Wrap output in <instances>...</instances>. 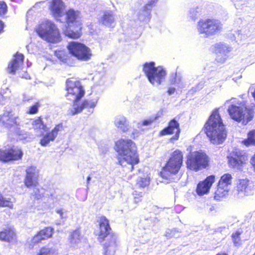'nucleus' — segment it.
Here are the masks:
<instances>
[{"mask_svg":"<svg viewBox=\"0 0 255 255\" xmlns=\"http://www.w3.org/2000/svg\"><path fill=\"white\" fill-rule=\"evenodd\" d=\"M204 132L213 144H221L227 137L225 125L219 113L218 109L214 110L205 123Z\"/></svg>","mask_w":255,"mask_h":255,"instance_id":"nucleus-3","label":"nucleus"},{"mask_svg":"<svg viewBox=\"0 0 255 255\" xmlns=\"http://www.w3.org/2000/svg\"><path fill=\"white\" fill-rule=\"evenodd\" d=\"M0 207L12 208L13 204L10 199L5 198L0 193Z\"/></svg>","mask_w":255,"mask_h":255,"instance_id":"nucleus-35","label":"nucleus"},{"mask_svg":"<svg viewBox=\"0 0 255 255\" xmlns=\"http://www.w3.org/2000/svg\"><path fill=\"white\" fill-rule=\"evenodd\" d=\"M0 240L11 242L16 241V234L12 227L9 226L0 232Z\"/></svg>","mask_w":255,"mask_h":255,"instance_id":"nucleus-24","label":"nucleus"},{"mask_svg":"<svg viewBox=\"0 0 255 255\" xmlns=\"http://www.w3.org/2000/svg\"><path fill=\"white\" fill-rule=\"evenodd\" d=\"M154 1H151L149 2L144 6L143 9L142 10V13L139 15V19L140 20H144L146 18H148L150 10L151 9L152 5Z\"/></svg>","mask_w":255,"mask_h":255,"instance_id":"nucleus-30","label":"nucleus"},{"mask_svg":"<svg viewBox=\"0 0 255 255\" xmlns=\"http://www.w3.org/2000/svg\"><path fill=\"white\" fill-rule=\"evenodd\" d=\"M115 150L118 164L124 168L129 165V171H132L134 165L139 162L135 143L131 139L121 138L115 142Z\"/></svg>","mask_w":255,"mask_h":255,"instance_id":"nucleus-2","label":"nucleus"},{"mask_svg":"<svg viewBox=\"0 0 255 255\" xmlns=\"http://www.w3.org/2000/svg\"><path fill=\"white\" fill-rule=\"evenodd\" d=\"M7 11V5L4 1H0V15L4 14Z\"/></svg>","mask_w":255,"mask_h":255,"instance_id":"nucleus-41","label":"nucleus"},{"mask_svg":"<svg viewBox=\"0 0 255 255\" xmlns=\"http://www.w3.org/2000/svg\"><path fill=\"white\" fill-rule=\"evenodd\" d=\"M35 31L41 38L48 42L57 43L62 40L59 29L51 20L41 22L35 28Z\"/></svg>","mask_w":255,"mask_h":255,"instance_id":"nucleus-7","label":"nucleus"},{"mask_svg":"<svg viewBox=\"0 0 255 255\" xmlns=\"http://www.w3.org/2000/svg\"><path fill=\"white\" fill-rule=\"evenodd\" d=\"M64 52L63 51H55L56 56L59 58L61 61H63V59L62 57V55H63Z\"/></svg>","mask_w":255,"mask_h":255,"instance_id":"nucleus-44","label":"nucleus"},{"mask_svg":"<svg viewBox=\"0 0 255 255\" xmlns=\"http://www.w3.org/2000/svg\"><path fill=\"white\" fill-rule=\"evenodd\" d=\"M236 34H238V39H241L243 38L242 36H240V32L239 31H238L236 32Z\"/></svg>","mask_w":255,"mask_h":255,"instance_id":"nucleus-48","label":"nucleus"},{"mask_svg":"<svg viewBox=\"0 0 255 255\" xmlns=\"http://www.w3.org/2000/svg\"><path fill=\"white\" fill-rule=\"evenodd\" d=\"M229 187L217 184L216 189L214 194V198L216 200L220 201L228 195Z\"/></svg>","mask_w":255,"mask_h":255,"instance_id":"nucleus-25","label":"nucleus"},{"mask_svg":"<svg viewBox=\"0 0 255 255\" xmlns=\"http://www.w3.org/2000/svg\"><path fill=\"white\" fill-rule=\"evenodd\" d=\"M242 143L247 147L251 145L255 146V129L248 132L247 138L242 140Z\"/></svg>","mask_w":255,"mask_h":255,"instance_id":"nucleus-28","label":"nucleus"},{"mask_svg":"<svg viewBox=\"0 0 255 255\" xmlns=\"http://www.w3.org/2000/svg\"><path fill=\"white\" fill-rule=\"evenodd\" d=\"M52 15L57 20L62 22V17L64 16V4L61 0H52L50 5Z\"/></svg>","mask_w":255,"mask_h":255,"instance_id":"nucleus-19","label":"nucleus"},{"mask_svg":"<svg viewBox=\"0 0 255 255\" xmlns=\"http://www.w3.org/2000/svg\"><path fill=\"white\" fill-rule=\"evenodd\" d=\"M232 176L230 173L224 174L221 176L218 184L229 187V186L232 184Z\"/></svg>","mask_w":255,"mask_h":255,"instance_id":"nucleus-29","label":"nucleus"},{"mask_svg":"<svg viewBox=\"0 0 255 255\" xmlns=\"http://www.w3.org/2000/svg\"><path fill=\"white\" fill-rule=\"evenodd\" d=\"M64 127L62 123H59L56 125L54 128L51 130L54 136L56 137L59 131L63 129Z\"/></svg>","mask_w":255,"mask_h":255,"instance_id":"nucleus-40","label":"nucleus"},{"mask_svg":"<svg viewBox=\"0 0 255 255\" xmlns=\"http://www.w3.org/2000/svg\"><path fill=\"white\" fill-rule=\"evenodd\" d=\"M114 15L111 10L105 11L101 18V22L104 25L110 26L114 21Z\"/></svg>","mask_w":255,"mask_h":255,"instance_id":"nucleus-26","label":"nucleus"},{"mask_svg":"<svg viewBox=\"0 0 255 255\" xmlns=\"http://www.w3.org/2000/svg\"><path fill=\"white\" fill-rule=\"evenodd\" d=\"M156 119V118L145 119L142 121L141 125L143 126H147L150 125Z\"/></svg>","mask_w":255,"mask_h":255,"instance_id":"nucleus-42","label":"nucleus"},{"mask_svg":"<svg viewBox=\"0 0 255 255\" xmlns=\"http://www.w3.org/2000/svg\"><path fill=\"white\" fill-rule=\"evenodd\" d=\"M65 90L67 91L66 97L69 100H73L74 106H76L70 110L72 116L81 112L84 109L94 108L97 104L96 102L85 100L80 104L77 103L84 96L85 91L80 81L73 78H68L66 81Z\"/></svg>","mask_w":255,"mask_h":255,"instance_id":"nucleus-1","label":"nucleus"},{"mask_svg":"<svg viewBox=\"0 0 255 255\" xmlns=\"http://www.w3.org/2000/svg\"><path fill=\"white\" fill-rule=\"evenodd\" d=\"M23 155L22 150L20 147L14 145H7L4 149L0 148V162L8 163L20 160Z\"/></svg>","mask_w":255,"mask_h":255,"instance_id":"nucleus-12","label":"nucleus"},{"mask_svg":"<svg viewBox=\"0 0 255 255\" xmlns=\"http://www.w3.org/2000/svg\"><path fill=\"white\" fill-rule=\"evenodd\" d=\"M243 231L241 230H239L233 233L231 235V238L233 244L236 247H239L242 244L241 235Z\"/></svg>","mask_w":255,"mask_h":255,"instance_id":"nucleus-31","label":"nucleus"},{"mask_svg":"<svg viewBox=\"0 0 255 255\" xmlns=\"http://www.w3.org/2000/svg\"><path fill=\"white\" fill-rule=\"evenodd\" d=\"M185 164L187 169L197 172L208 169L211 165V159L205 151L199 150L190 152L186 156Z\"/></svg>","mask_w":255,"mask_h":255,"instance_id":"nucleus-5","label":"nucleus"},{"mask_svg":"<svg viewBox=\"0 0 255 255\" xmlns=\"http://www.w3.org/2000/svg\"><path fill=\"white\" fill-rule=\"evenodd\" d=\"M67 48L69 52L79 60L88 61L91 59V50L83 44L73 41L69 43Z\"/></svg>","mask_w":255,"mask_h":255,"instance_id":"nucleus-13","label":"nucleus"},{"mask_svg":"<svg viewBox=\"0 0 255 255\" xmlns=\"http://www.w3.org/2000/svg\"><path fill=\"white\" fill-rule=\"evenodd\" d=\"M82 236L80 227L72 230L69 234L68 242L71 248H76L80 242Z\"/></svg>","mask_w":255,"mask_h":255,"instance_id":"nucleus-23","label":"nucleus"},{"mask_svg":"<svg viewBox=\"0 0 255 255\" xmlns=\"http://www.w3.org/2000/svg\"><path fill=\"white\" fill-rule=\"evenodd\" d=\"M175 91V89L173 87H170L167 90V93L168 95H170L174 93Z\"/></svg>","mask_w":255,"mask_h":255,"instance_id":"nucleus-45","label":"nucleus"},{"mask_svg":"<svg viewBox=\"0 0 255 255\" xmlns=\"http://www.w3.org/2000/svg\"><path fill=\"white\" fill-rule=\"evenodd\" d=\"M32 125L34 130L40 131L41 130H46L47 129L46 125L43 121L41 116L34 119L32 123Z\"/></svg>","mask_w":255,"mask_h":255,"instance_id":"nucleus-27","label":"nucleus"},{"mask_svg":"<svg viewBox=\"0 0 255 255\" xmlns=\"http://www.w3.org/2000/svg\"><path fill=\"white\" fill-rule=\"evenodd\" d=\"M3 27V24L2 23L1 21H0V32L2 31Z\"/></svg>","mask_w":255,"mask_h":255,"instance_id":"nucleus-46","label":"nucleus"},{"mask_svg":"<svg viewBox=\"0 0 255 255\" xmlns=\"http://www.w3.org/2000/svg\"><path fill=\"white\" fill-rule=\"evenodd\" d=\"M40 106V104L38 102L35 103L34 104L29 107V109L27 112V114L32 115L36 114L38 111V108Z\"/></svg>","mask_w":255,"mask_h":255,"instance_id":"nucleus-39","label":"nucleus"},{"mask_svg":"<svg viewBox=\"0 0 255 255\" xmlns=\"http://www.w3.org/2000/svg\"><path fill=\"white\" fill-rule=\"evenodd\" d=\"M216 177L214 175L207 176L203 180L200 181L197 185L196 192L198 196L208 194L215 182Z\"/></svg>","mask_w":255,"mask_h":255,"instance_id":"nucleus-16","label":"nucleus"},{"mask_svg":"<svg viewBox=\"0 0 255 255\" xmlns=\"http://www.w3.org/2000/svg\"><path fill=\"white\" fill-rule=\"evenodd\" d=\"M99 232L98 239L100 242H103L108 237H110V240L108 243L103 245L104 255H108V248L111 246H117L116 236L115 233L111 232L112 229L110 227L109 221L104 216L100 217L99 221Z\"/></svg>","mask_w":255,"mask_h":255,"instance_id":"nucleus-9","label":"nucleus"},{"mask_svg":"<svg viewBox=\"0 0 255 255\" xmlns=\"http://www.w3.org/2000/svg\"><path fill=\"white\" fill-rule=\"evenodd\" d=\"M54 229L51 227H45L39 230L32 238L31 243L33 246L40 243L42 241L48 240L52 237Z\"/></svg>","mask_w":255,"mask_h":255,"instance_id":"nucleus-18","label":"nucleus"},{"mask_svg":"<svg viewBox=\"0 0 255 255\" xmlns=\"http://www.w3.org/2000/svg\"><path fill=\"white\" fill-rule=\"evenodd\" d=\"M252 96L254 97L255 101V89L254 91L252 93Z\"/></svg>","mask_w":255,"mask_h":255,"instance_id":"nucleus-51","label":"nucleus"},{"mask_svg":"<svg viewBox=\"0 0 255 255\" xmlns=\"http://www.w3.org/2000/svg\"><path fill=\"white\" fill-rule=\"evenodd\" d=\"M80 12L78 10L70 9L64 13L62 22L65 21L67 26L64 32L65 35L72 38H78L81 36Z\"/></svg>","mask_w":255,"mask_h":255,"instance_id":"nucleus-6","label":"nucleus"},{"mask_svg":"<svg viewBox=\"0 0 255 255\" xmlns=\"http://www.w3.org/2000/svg\"><path fill=\"white\" fill-rule=\"evenodd\" d=\"M180 132L181 129L179 124L174 118L169 121L167 127L160 131L159 135L160 136H164L175 133L170 139L171 141H174L179 139Z\"/></svg>","mask_w":255,"mask_h":255,"instance_id":"nucleus-14","label":"nucleus"},{"mask_svg":"<svg viewBox=\"0 0 255 255\" xmlns=\"http://www.w3.org/2000/svg\"><path fill=\"white\" fill-rule=\"evenodd\" d=\"M253 186L248 178L240 179L236 185V190L238 194L248 196L252 192Z\"/></svg>","mask_w":255,"mask_h":255,"instance_id":"nucleus-21","label":"nucleus"},{"mask_svg":"<svg viewBox=\"0 0 255 255\" xmlns=\"http://www.w3.org/2000/svg\"><path fill=\"white\" fill-rule=\"evenodd\" d=\"M171 83L172 84H175V83H176V80H175H175H171Z\"/></svg>","mask_w":255,"mask_h":255,"instance_id":"nucleus-50","label":"nucleus"},{"mask_svg":"<svg viewBox=\"0 0 255 255\" xmlns=\"http://www.w3.org/2000/svg\"><path fill=\"white\" fill-rule=\"evenodd\" d=\"M228 112L232 120L238 123L241 122L243 125H246L251 121L255 114L253 108L244 104L240 106L232 104L229 106Z\"/></svg>","mask_w":255,"mask_h":255,"instance_id":"nucleus-8","label":"nucleus"},{"mask_svg":"<svg viewBox=\"0 0 255 255\" xmlns=\"http://www.w3.org/2000/svg\"><path fill=\"white\" fill-rule=\"evenodd\" d=\"M216 255H229L227 253L225 252H220L216 254Z\"/></svg>","mask_w":255,"mask_h":255,"instance_id":"nucleus-47","label":"nucleus"},{"mask_svg":"<svg viewBox=\"0 0 255 255\" xmlns=\"http://www.w3.org/2000/svg\"><path fill=\"white\" fill-rule=\"evenodd\" d=\"M35 198H37V199H39L40 198H41L42 196L41 195H35Z\"/></svg>","mask_w":255,"mask_h":255,"instance_id":"nucleus-49","label":"nucleus"},{"mask_svg":"<svg viewBox=\"0 0 255 255\" xmlns=\"http://www.w3.org/2000/svg\"><path fill=\"white\" fill-rule=\"evenodd\" d=\"M116 126L122 129L124 132H126L128 130V125L127 124V120L125 117H123L115 122Z\"/></svg>","mask_w":255,"mask_h":255,"instance_id":"nucleus-34","label":"nucleus"},{"mask_svg":"<svg viewBox=\"0 0 255 255\" xmlns=\"http://www.w3.org/2000/svg\"><path fill=\"white\" fill-rule=\"evenodd\" d=\"M250 164L253 170L255 172V153L251 158Z\"/></svg>","mask_w":255,"mask_h":255,"instance_id":"nucleus-43","label":"nucleus"},{"mask_svg":"<svg viewBox=\"0 0 255 255\" xmlns=\"http://www.w3.org/2000/svg\"><path fill=\"white\" fill-rule=\"evenodd\" d=\"M136 184L139 188H144L149 185V178L147 177H140L137 179Z\"/></svg>","mask_w":255,"mask_h":255,"instance_id":"nucleus-36","label":"nucleus"},{"mask_svg":"<svg viewBox=\"0 0 255 255\" xmlns=\"http://www.w3.org/2000/svg\"><path fill=\"white\" fill-rule=\"evenodd\" d=\"M197 28L200 34L209 37L220 32L222 24L219 20L215 19H202L198 22Z\"/></svg>","mask_w":255,"mask_h":255,"instance_id":"nucleus-11","label":"nucleus"},{"mask_svg":"<svg viewBox=\"0 0 255 255\" xmlns=\"http://www.w3.org/2000/svg\"><path fill=\"white\" fill-rule=\"evenodd\" d=\"M212 49L218 54L216 60L219 63L225 62L227 58V54L231 50L230 47L222 42L215 44L212 47Z\"/></svg>","mask_w":255,"mask_h":255,"instance_id":"nucleus-20","label":"nucleus"},{"mask_svg":"<svg viewBox=\"0 0 255 255\" xmlns=\"http://www.w3.org/2000/svg\"><path fill=\"white\" fill-rule=\"evenodd\" d=\"M35 167L29 166L26 170V175L24 180V185L28 188L36 186L38 184V177L35 176Z\"/></svg>","mask_w":255,"mask_h":255,"instance_id":"nucleus-22","label":"nucleus"},{"mask_svg":"<svg viewBox=\"0 0 255 255\" xmlns=\"http://www.w3.org/2000/svg\"><path fill=\"white\" fill-rule=\"evenodd\" d=\"M36 255H57V253L54 249L44 246L40 248Z\"/></svg>","mask_w":255,"mask_h":255,"instance_id":"nucleus-33","label":"nucleus"},{"mask_svg":"<svg viewBox=\"0 0 255 255\" xmlns=\"http://www.w3.org/2000/svg\"><path fill=\"white\" fill-rule=\"evenodd\" d=\"M21 69L19 65H9L7 68V72L10 74H14L16 72Z\"/></svg>","mask_w":255,"mask_h":255,"instance_id":"nucleus-38","label":"nucleus"},{"mask_svg":"<svg viewBox=\"0 0 255 255\" xmlns=\"http://www.w3.org/2000/svg\"><path fill=\"white\" fill-rule=\"evenodd\" d=\"M87 180L89 181H90V179H91V177H90V176H88V177H87Z\"/></svg>","mask_w":255,"mask_h":255,"instance_id":"nucleus-53","label":"nucleus"},{"mask_svg":"<svg viewBox=\"0 0 255 255\" xmlns=\"http://www.w3.org/2000/svg\"><path fill=\"white\" fill-rule=\"evenodd\" d=\"M144 64H155L154 62H151L150 63H147V62H146Z\"/></svg>","mask_w":255,"mask_h":255,"instance_id":"nucleus-52","label":"nucleus"},{"mask_svg":"<svg viewBox=\"0 0 255 255\" xmlns=\"http://www.w3.org/2000/svg\"><path fill=\"white\" fill-rule=\"evenodd\" d=\"M24 56L20 53L17 52L13 55L9 64H21L24 62Z\"/></svg>","mask_w":255,"mask_h":255,"instance_id":"nucleus-37","label":"nucleus"},{"mask_svg":"<svg viewBox=\"0 0 255 255\" xmlns=\"http://www.w3.org/2000/svg\"><path fill=\"white\" fill-rule=\"evenodd\" d=\"M143 71L152 85H160L167 75L165 69L161 66L143 65Z\"/></svg>","mask_w":255,"mask_h":255,"instance_id":"nucleus-10","label":"nucleus"},{"mask_svg":"<svg viewBox=\"0 0 255 255\" xmlns=\"http://www.w3.org/2000/svg\"><path fill=\"white\" fill-rule=\"evenodd\" d=\"M55 138L56 137L51 131L48 132L41 138L40 140V144L43 146H45L50 141L54 140Z\"/></svg>","mask_w":255,"mask_h":255,"instance_id":"nucleus-32","label":"nucleus"},{"mask_svg":"<svg viewBox=\"0 0 255 255\" xmlns=\"http://www.w3.org/2000/svg\"><path fill=\"white\" fill-rule=\"evenodd\" d=\"M228 164L230 167L241 170L248 160L247 156L240 151H233L228 156Z\"/></svg>","mask_w":255,"mask_h":255,"instance_id":"nucleus-15","label":"nucleus"},{"mask_svg":"<svg viewBox=\"0 0 255 255\" xmlns=\"http://www.w3.org/2000/svg\"><path fill=\"white\" fill-rule=\"evenodd\" d=\"M18 117L15 116L11 111H5L0 117V124L4 128L10 129L19 125Z\"/></svg>","mask_w":255,"mask_h":255,"instance_id":"nucleus-17","label":"nucleus"},{"mask_svg":"<svg viewBox=\"0 0 255 255\" xmlns=\"http://www.w3.org/2000/svg\"><path fill=\"white\" fill-rule=\"evenodd\" d=\"M184 155L179 149L174 150L170 155L164 165L159 172V175L163 179L170 180L173 176L177 175L183 164Z\"/></svg>","mask_w":255,"mask_h":255,"instance_id":"nucleus-4","label":"nucleus"}]
</instances>
